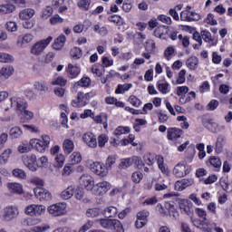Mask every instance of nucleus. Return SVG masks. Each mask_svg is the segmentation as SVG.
<instances>
[{
    "mask_svg": "<svg viewBox=\"0 0 232 232\" xmlns=\"http://www.w3.org/2000/svg\"><path fill=\"white\" fill-rule=\"evenodd\" d=\"M53 14V9L51 6H47L43 9L41 13L42 19H48Z\"/></svg>",
    "mask_w": 232,
    "mask_h": 232,
    "instance_id": "obj_54",
    "label": "nucleus"
},
{
    "mask_svg": "<svg viewBox=\"0 0 232 232\" xmlns=\"http://www.w3.org/2000/svg\"><path fill=\"white\" fill-rule=\"evenodd\" d=\"M14 56L6 53H0V63H12Z\"/></svg>",
    "mask_w": 232,
    "mask_h": 232,
    "instance_id": "obj_56",
    "label": "nucleus"
},
{
    "mask_svg": "<svg viewBox=\"0 0 232 232\" xmlns=\"http://www.w3.org/2000/svg\"><path fill=\"white\" fill-rule=\"evenodd\" d=\"M66 208L67 205L65 202H60L50 205L47 208V211L49 215H52V217H63L66 215Z\"/></svg>",
    "mask_w": 232,
    "mask_h": 232,
    "instance_id": "obj_7",
    "label": "nucleus"
},
{
    "mask_svg": "<svg viewBox=\"0 0 232 232\" xmlns=\"http://www.w3.org/2000/svg\"><path fill=\"white\" fill-rule=\"evenodd\" d=\"M204 37L205 43H208V46H215V44H217V40H215L214 37L211 36V33H209L208 31H204Z\"/></svg>",
    "mask_w": 232,
    "mask_h": 232,
    "instance_id": "obj_44",
    "label": "nucleus"
},
{
    "mask_svg": "<svg viewBox=\"0 0 232 232\" xmlns=\"http://www.w3.org/2000/svg\"><path fill=\"white\" fill-rule=\"evenodd\" d=\"M48 229H50L49 225H44L42 227H39V226L33 227L31 231L32 232H44V231H48Z\"/></svg>",
    "mask_w": 232,
    "mask_h": 232,
    "instance_id": "obj_64",
    "label": "nucleus"
},
{
    "mask_svg": "<svg viewBox=\"0 0 232 232\" xmlns=\"http://www.w3.org/2000/svg\"><path fill=\"white\" fill-rule=\"evenodd\" d=\"M82 142L91 148L92 150H95L97 148V136L93 134L92 131H87L82 134Z\"/></svg>",
    "mask_w": 232,
    "mask_h": 232,
    "instance_id": "obj_11",
    "label": "nucleus"
},
{
    "mask_svg": "<svg viewBox=\"0 0 232 232\" xmlns=\"http://www.w3.org/2000/svg\"><path fill=\"white\" fill-rule=\"evenodd\" d=\"M18 153H28L32 150L30 143L28 141H23L17 147Z\"/></svg>",
    "mask_w": 232,
    "mask_h": 232,
    "instance_id": "obj_40",
    "label": "nucleus"
},
{
    "mask_svg": "<svg viewBox=\"0 0 232 232\" xmlns=\"http://www.w3.org/2000/svg\"><path fill=\"white\" fill-rule=\"evenodd\" d=\"M88 104V100L84 96V92H78L77 99L72 102L73 108H82Z\"/></svg>",
    "mask_w": 232,
    "mask_h": 232,
    "instance_id": "obj_20",
    "label": "nucleus"
},
{
    "mask_svg": "<svg viewBox=\"0 0 232 232\" xmlns=\"http://www.w3.org/2000/svg\"><path fill=\"white\" fill-rule=\"evenodd\" d=\"M12 155V149H6L3 151V153L0 155V164L4 166L5 164L8 163V159H10V156Z\"/></svg>",
    "mask_w": 232,
    "mask_h": 232,
    "instance_id": "obj_36",
    "label": "nucleus"
},
{
    "mask_svg": "<svg viewBox=\"0 0 232 232\" xmlns=\"http://www.w3.org/2000/svg\"><path fill=\"white\" fill-rule=\"evenodd\" d=\"M14 67L12 65H5L0 69V80L6 81V79H10L12 75H14Z\"/></svg>",
    "mask_w": 232,
    "mask_h": 232,
    "instance_id": "obj_19",
    "label": "nucleus"
},
{
    "mask_svg": "<svg viewBox=\"0 0 232 232\" xmlns=\"http://www.w3.org/2000/svg\"><path fill=\"white\" fill-rule=\"evenodd\" d=\"M77 5L79 8L88 12L90 10V5H92V0H80Z\"/></svg>",
    "mask_w": 232,
    "mask_h": 232,
    "instance_id": "obj_48",
    "label": "nucleus"
},
{
    "mask_svg": "<svg viewBox=\"0 0 232 232\" xmlns=\"http://www.w3.org/2000/svg\"><path fill=\"white\" fill-rule=\"evenodd\" d=\"M72 172H73V165L68 164L64 166L62 171V174L63 177H69V175H72Z\"/></svg>",
    "mask_w": 232,
    "mask_h": 232,
    "instance_id": "obj_58",
    "label": "nucleus"
},
{
    "mask_svg": "<svg viewBox=\"0 0 232 232\" xmlns=\"http://www.w3.org/2000/svg\"><path fill=\"white\" fill-rule=\"evenodd\" d=\"M207 165L212 166V168H216L217 169H220L222 167V160H220V158L212 156L209 160L207 161Z\"/></svg>",
    "mask_w": 232,
    "mask_h": 232,
    "instance_id": "obj_34",
    "label": "nucleus"
},
{
    "mask_svg": "<svg viewBox=\"0 0 232 232\" xmlns=\"http://www.w3.org/2000/svg\"><path fill=\"white\" fill-rule=\"evenodd\" d=\"M80 184L82 188H85V189L93 190V178L88 174H83L80 177Z\"/></svg>",
    "mask_w": 232,
    "mask_h": 232,
    "instance_id": "obj_18",
    "label": "nucleus"
},
{
    "mask_svg": "<svg viewBox=\"0 0 232 232\" xmlns=\"http://www.w3.org/2000/svg\"><path fill=\"white\" fill-rule=\"evenodd\" d=\"M173 53H175V48H173V46H169L164 52L165 59L170 61L171 57H173Z\"/></svg>",
    "mask_w": 232,
    "mask_h": 232,
    "instance_id": "obj_59",
    "label": "nucleus"
},
{
    "mask_svg": "<svg viewBox=\"0 0 232 232\" xmlns=\"http://www.w3.org/2000/svg\"><path fill=\"white\" fill-rule=\"evenodd\" d=\"M63 150L64 153L70 155V153L75 150V143H73V140L70 139H65L63 143Z\"/></svg>",
    "mask_w": 232,
    "mask_h": 232,
    "instance_id": "obj_29",
    "label": "nucleus"
},
{
    "mask_svg": "<svg viewBox=\"0 0 232 232\" xmlns=\"http://www.w3.org/2000/svg\"><path fill=\"white\" fill-rule=\"evenodd\" d=\"M11 108L23 111L28 108V102L24 98L13 97L10 99Z\"/></svg>",
    "mask_w": 232,
    "mask_h": 232,
    "instance_id": "obj_15",
    "label": "nucleus"
},
{
    "mask_svg": "<svg viewBox=\"0 0 232 232\" xmlns=\"http://www.w3.org/2000/svg\"><path fill=\"white\" fill-rule=\"evenodd\" d=\"M13 175H14V177H16V179H21L23 180H24V179H26V172H24V170H23L21 169H14L13 170Z\"/></svg>",
    "mask_w": 232,
    "mask_h": 232,
    "instance_id": "obj_55",
    "label": "nucleus"
},
{
    "mask_svg": "<svg viewBox=\"0 0 232 232\" xmlns=\"http://www.w3.org/2000/svg\"><path fill=\"white\" fill-rule=\"evenodd\" d=\"M7 189L10 193H14L16 195H23L24 191L23 190V185L20 183L11 182L7 183Z\"/></svg>",
    "mask_w": 232,
    "mask_h": 232,
    "instance_id": "obj_23",
    "label": "nucleus"
},
{
    "mask_svg": "<svg viewBox=\"0 0 232 232\" xmlns=\"http://www.w3.org/2000/svg\"><path fill=\"white\" fill-rule=\"evenodd\" d=\"M130 129L128 126L122 127V126H119L118 128H116L113 131V135H115V137H121V135H126L127 133H130Z\"/></svg>",
    "mask_w": 232,
    "mask_h": 232,
    "instance_id": "obj_37",
    "label": "nucleus"
},
{
    "mask_svg": "<svg viewBox=\"0 0 232 232\" xmlns=\"http://www.w3.org/2000/svg\"><path fill=\"white\" fill-rule=\"evenodd\" d=\"M144 178V175H142L141 172L136 171L132 173L131 175V180L134 182V184H139L140 180Z\"/></svg>",
    "mask_w": 232,
    "mask_h": 232,
    "instance_id": "obj_57",
    "label": "nucleus"
},
{
    "mask_svg": "<svg viewBox=\"0 0 232 232\" xmlns=\"http://www.w3.org/2000/svg\"><path fill=\"white\" fill-rule=\"evenodd\" d=\"M220 186H221L222 189H224V191H226L227 193H231L232 185L229 184V181H227V179H220Z\"/></svg>",
    "mask_w": 232,
    "mask_h": 232,
    "instance_id": "obj_49",
    "label": "nucleus"
},
{
    "mask_svg": "<svg viewBox=\"0 0 232 232\" xmlns=\"http://www.w3.org/2000/svg\"><path fill=\"white\" fill-rule=\"evenodd\" d=\"M187 66L189 70H196L197 66H198V58L195 56H191L187 60Z\"/></svg>",
    "mask_w": 232,
    "mask_h": 232,
    "instance_id": "obj_42",
    "label": "nucleus"
},
{
    "mask_svg": "<svg viewBox=\"0 0 232 232\" xmlns=\"http://www.w3.org/2000/svg\"><path fill=\"white\" fill-rule=\"evenodd\" d=\"M155 160L157 161L158 168L161 173L167 176L169 175V169L166 163H164V157L162 155L147 153L143 156V162H145L147 166H153V164H155Z\"/></svg>",
    "mask_w": 232,
    "mask_h": 232,
    "instance_id": "obj_1",
    "label": "nucleus"
},
{
    "mask_svg": "<svg viewBox=\"0 0 232 232\" xmlns=\"http://www.w3.org/2000/svg\"><path fill=\"white\" fill-rule=\"evenodd\" d=\"M34 15H35V10L33 8H25L19 13V17L22 21H28V19H32Z\"/></svg>",
    "mask_w": 232,
    "mask_h": 232,
    "instance_id": "obj_27",
    "label": "nucleus"
},
{
    "mask_svg": "<svg viewBox=\"0 0 232 232\" xmlns=\"http://www.w3.org/2000/svg\"><path fill=\"white\" fill-rule=\"evenodd\" d=\"M92 73H93L96 77H101L104 75V66L101 63H96L92 65L91 69Z\"/></svg>",
    "mask_w": 232,
    "mask_h": 232,
    "instance_id": "obj_35",
    "label": "nucleus"
},
{
    "mask_svg": "<svg viewBox=\"0 0 232 232\" xmlns=\"http://www.w3.org/2000/svg\"><path fill=\"white\" fill-rule=\"evenodd\" d=\"M111 189V184L108 181H101L92 186L93 195H106Z\"/></svg>",
    "mask_w": 232,
    "mask_h": 232,
    "instance_id": "obj_10",
    "label": "nucleus"
},
{
    "mask_svg": "<svg viewBox=\"0 0 232 232\" xmlns=\"http://www.w3.org/2000/svg\"><path fill=\"white\" fill-rule=\"evenodd\" d=\"M70 160L72 162V165L79 164L82 160V156L81 155V152L74 151L71 156H70Z\"/></svg>",
    "mask_w": 232,
    "mask_h": 232,
    "instance_id": "obj_43",
    "label": "nucleus"
},
{
    "mask_svg": "<svg viewBox=\"0 0 232 232\" xmlns=\"http://www.w3.org/2000/svg\"><path fill=\"white\" fill-rule=\"evenodd\" d=\"M54 160L57 168H63V166H64L65 158L63 154H57Z\"/></svg>",
    "mask_w": 232,
    "mask_h": 232,
    "instance_id": "obj_60",
    "label": "nucleus"
},
{
    "mask_svg": "<svg viewBox=\"0 0 232 232\" xmlns=\"http://www.w3.org/2000/svg\"><path fill=\"white\" fill-rule=\"evenodd\" d=\"M22 161L30 171H37V168L41 167L39 163H37V156L34 153L22 156Z\"/></svg>",
    "mask_w": 232,
    "mask_h": 232,
    "instance_id": "obj_6",
    "label": "nucleus"
},
{
    "mask_svg": "<svg viewBox=\"0 0 232 232\" xmlns=\"http://www.w3.org/2000/svg\"><path fill=\"white\" fill-rule=\"evenodd\" d=\"M157 88L159 92H160V93H162L163 95H166L171 92V86H169V83L165 80L158 81Z\"/></svg>",
    "mask_w": 232,
    "mask_h": 232,
    "instance_id": "obj_22",
    "label": "nucleus"
},
{
    "mask_svg": "<svg viewBox=\"0 0 232 232\" xmlns=\"http://www.w3.org/2000/svg\"><path fill=\"white\" fill-rule=\"evenodd\" d=\"M156 209L160 213L161 215H169V217H172V218H179V211H177V208H175V206H173L171 203H165L164 207L162 204H158L156 207Z\"/></svg>",
    "mask_w": 232,
    "mask_h": 232,
    "instance_id": "obj_5",
    "label": "nucleus"
},
{
    "mask_svg": "<svg viewBox=\"0 0 232 232\" xmlns=\"http://www.w3.org/2000/svg\"><path fill=\"white\" fill-rule=\"evenodd\" d=\"M5 28L7 32H17V23L9 21L5 24Z\"/></svg>",
    "mask_w": 232,
    "mask_h": 232,
    "instance_id": "obj_62",
    "label": "nucleus"
},
{
    "mask_svg": "<svg viewBox=\"0 0 232 232\" xmlns=\"http://www.w3.org/2000/svg\"><path fill=\"white\" fill-rule=\"evenodd\" d=\"M78 86L82 88H88L92 84V79L88 76L82 77L80 81L77 82Z\"/></svg>",
    "mask_w": 232,
    "mask_h": 232,
    "instance_id": "obj_47",
    "label": "nucleus"
},
{
    "mask_svg": "<svg viewBox=\"0 0 232 232\" xmlns=\"http://www.w3.org/2000/svg\"><path fill=\"white\" fill-rule=\"evenodd\" d=\"M9 135L12 139H19V137L23 136V130H21V127H13L10 130Z\"/></svg>",
    "mask_w": 232,
    "mask_h": 232,
    "instance_id": "obj_41",
    "label": "nucleus"
},
{
    "mask_svg": "<svg viewBox=\"0 0 232 232\" xmlns=\"http://www.w3.org/2000/svg\"><path fill=\"white\" fill-rule=\"evenodd\" d=\"M182 137V130L179 128H169L167 130V139L169 140H177Z\"/></svg>",
    "mask_w": 232,
    "mask_h": 232,
    "instance_id": "obj_21",
    "label": "nucleus"
},
{
    "mask_svg": "<svg viewBox=\"0 0 232 232\" xmlns=\"http://www.w3.org/2000/svg\"><path fill=\"white\" fill-rule=\"evenodd\" d=\"M34 194L35 198L40 200V202H43V200H52V193L48 191V189L44 188H34Z\"/></svg>",
    "mask_w": 232,
    "mask_h": 232,
    "instance_id": "obj_12",
    "label": "nucleus"
},
{
    "mask_svg": "<svg viewBox=\"0 0 232 232\" xmlns=\"http://www.w3.org/2000/svg\"><path fill=\"white\" fill-rule=\"evenodd\" d=\"M50 142H52V139L50 136L44 134L40 137V139L34 138L30 140V146L38 151V153H46L47 150L50 148Z\"/></svg>",
    "mask_w": 232,
    "mask_h": 232,
    "instance_id": "obj_2",
    "label": "nucleus"
},
{
    "mask_svg": "<svg viewBox=\"0 0 232 232\" xmlns=\"http://www.w3.org/2000/svg\"><path fill=\"white\" fill-rule=\"evenodd\" d=\"M66 43V36L64 34H61L58 36L53 44L54 50H63L64 48V44Z\"/></svg>",
    "mask_w": 232,
    "mask_h": 232,
    "instance_id": "obj_31",
    "label": "nucleus"
},
{
    "mask_svg": "<svg viewBox=\"0 0 232 232\" xmlns=\"http://www.w3.org/2000/svg\"><path fill=\"white\" fill-rule=\"evenodd\" d=\"M117 213H119V210L113 206L107 207L102 211V215L107 218H115V217H117Z\"/></svg>",
    "mask_w": 232,
    "mask_h": 232,
    "instance_id": "obj_30",
    "label": "nucleus"
},
{
    "mask_svg": "<svg viewBox=\"0 0 232 232\" xmlns=\"http://www.w3.org/2000/svg\"><path fill=\"white\" fill-rule=\"evenodd\" d=\"M32 41H34V36L31 34H26L18 37L17 44H20V46L23 47L25 46V44L32 43Z\"/></svg>",
    "mask_w": 232,
    "mask_h": 232,
    "instance_id": "obj_33",
    "label": "nucleus"
},
{
    "mask_svg": "<svg viewBox=\"0 0 232 232\" xmlns=\"http://www.w3.org/2000/svg\"><path fill=\"white\" fill-rule=\"evenodd\" d=\"M66 79H64L63 76H58L51 82V84L53 86H66Z\"/></svg>",
    "mask_w": 232,
    "mask_h": 232,
    "instance_id": "obj_50",
    "label": "nucleus"
},
{
    "mask_svg": "<svg viewBox=\"0 0 232 232\" xmlns=\"http://www.w3.org/2000/svg\"><path fill=\"white\" fill-rule=\"evenodd\" d=\"M98 223L101 227L113 232H124V227L119 219H113L111 218H105L98 219Z\"/></svg>",
    "mask_w": 232,
    "mask_h": 232,
    "instance_id": "obj_3",
    "label": "nucleus"
},
{
    "mask_svg": "<svg viewBox=\"0 0 232 232\" xmlns=\"http://www.w3.org/2000/svg\"><path fill=\"white\" fill-rule=\"evenodd\" d=\"M108 140H109V138L106 136V134H101L100 136H98L97 145L99 146V148H104Z\"/></svg>",
    "mask_w": 232,
    "mask_h": 232,
    "instance_id": "obj_53",
    "label": "nucleus"
},
{
    "mask_svg": "<svg viewBox=\"0 0 232 232\" xmlns=\"http://www.w3.org/2000/svg\"><path fill=\"white\" fill-rule=\"evenodd\" d=\"M19 217V208L15 205H8L3 208L1 218L4 222H12Z\"/></svg>",
    "mask_w": 232,
    "mask_h": 232,
    "instance_id": "obj_4",
    "label": "nucleus"
},
{
    "mask_svg": "<svg viewBox=\"0 0 232 232\" xmlns=\"http://www.w3.org/2000/svg\"><path fill=\"white\" fill-rule=\"evenodd\" d=\"M71 55L72 59H81V57H82V50L79 47H74L71 51Z\"/></svg>",
    "mask_w": 232,
    "mask_h": 232,
    "instance_id": "obj_51",
    "label": "nucleus"
},
{
    "mask_svg": "<svg viewBox=\"0 0 232 232\" xmlns=\"http://www.w3.org/2000/svg\"><path fill=\"white\" fill-rule=\"evenodd\" d=\"M16 7L13 0H5V3L0 5V15H10L15 12Z\"/></svg>",
    "mask_w": 232,
    "mask_h": 232,
    "instance_id": "obj_14",
    "label": "nucleus"
},
{
    "mask_svg": "<svg viewBox=\"0 0 232 232\" xmlns=\"http://www.w3.org/2000/svg\"><path fill=\"white\" fill-rule=\"evenodd\" d=\"M93 227V221L89 220L86 222V224H84L80 229L79 231L75 230V229H72L68 227H65V232H86L89 229H92Z\"/></svg>",
    "mask_w": 232,
    "mask_h": 232,
    "instance_id": "obj_32",
    "label": "nucleus"
},
{
    "mask_svg": "<svg viewBox=\"0 0 232 232\" xmlns=\"http://www.w3.org/2000/svg\"><path fill=\"white\" fill-rule=\"evenodd\" d=\"M91 171L92 173H95V175H98L99 177H106L108 175V169L106 166L101 162H92L90 165Z\"/></svg>",
    "mask_w": 232,
    "mask_h": 232,
    "instance_id": "obj_13",
    "label": "nucleus"
},
{
    "mask_svg": "<svg viewBox=\"0 0 232 232\" xmlns=\"http://www.w3.org/2000/svg\"><path fill=\"white\" fill-rule=\"evenodd\" d=\"M99 215H101V209L97 208H88L86 211V216L89 217V218H95L99 217Z\"/></svg>",
    "mask_w": 232,
    "mask_h": 232,
    "instance_id": "obj_45",
    "label": "nucleus"
},
{
    "mask_svg": "<svg viewBox=\"0 0 232 232\" xmlns=\"http://www.w3.org/2000/svg\"><path fill=\"white\" fill-rule=\"evenodd\" d=\"M184 82H186V69L179 71L176 80V84H184Z\"/></svg>",
    "mask_w": 232,
    "mask_h": 232,
    "instance_id": "obj_52",
    "label": "nucleus"
},
{
    "mask_svg": "<svg viewBox=\"0 0 232 232\" xmlns=\"http://www.w3.org/2000/svg\"><path fill=\"white\" fill-rule=\"evenodd\" d=\"M194 182L195 181L193 180V179H183L178 180L174 185L175 190L184 191L186 188H189V186H193Z\"/></svg>",
    "mask_w": 232,
    "mask_h": 232,
    "instance_id": "obj_17",
    "label": "nucleus"
},
{
    "mask_svg": "<svg viewBox=\"0 0 232 232\" xmlns=\"http://www.w3.org/2000/svg\"><path fill=\"white\" fill-rule=\"evenodd\" d=\"M46 207L44 205L31 204L25 207L24 213L29 217H41L44 215Z\"/></svg>",
    "mask_w": 232,
    "mask_h": 232,
    "instance_id": "obj_8",
    "label": "nucleus"
},
{
    "mask_svg": "<svg viewBox=\"0 0 232 232\" xmlns=\"http://www.w3.org/2000/svg\"><path fill=\"white\" fill-rule=\"evenodd\" d=\"M130 88H133V84L131 83L119 84L115 90V93H124V92H129Z\"/></svg>",
    "mask_w": 232,
    "mask_h": 232,
    "instance_id": "obj_38",
    "label": "nucleus"
},
{
    "mask_svg": "<svg viewBox=\"0 0 232 232\" xmlns=\"http://www.w3.org/2000/svg\"><path fill=\"white\" fill-rule=\"evenodd\" d=\"M81 73V68L77 65L72 63L68 64L67 75L70 79H75Z\"/></svg>",
    "mask_w": 232,
    "mask_h": 232,
    "instance_id": "obj_28",
    "label": "nucleus"
},
{
    "mask_svg": "<svg viewBox=\"0 0 232 232\" xmlns=\"http://www.w3.org/2000/svg\"><path fill=\"white\" fill-rule=\"evenodd\" d=\"M74 194H75V186L71 185L62 191L61 198H63V200H70V198H72Z\"/></svg>",
    "mask_w": 232,
    "mask_h": 232,
    "instance_id": "obj_26",
    "label": "nucleus"
},
{
    "mask_svg": "<svg viewBox=\"0 0 232 232\" xmlns=\"http://www.w3.org/2000/svg\"><path fill=\"white\" fill-rule=\"evenodd\" d=\"M53 40V37L52 36H48L46 39L40 40L32 46L31 53H33V55H41V53L44 52L48 44H50L51 41Z\"/></svg>",
    "mask_w": 232,
    "mask_h": 232,
    "instance_id": "obj_9",
    "label": "nucleus"
},
{
    "mask_svg": "<svg viewBox=\"0 0 232 232\" xmlns=\"http://www.w3.org/2000/svg\"><path fill=\"white\" fill-rule=\"evenodd\" d=\"M178 39H179V41H180L182 46H184V48H188V46H189V37L188 36L179 34Z\"/></svg>",
    "mask_w": 232,
    "mask_h": 232,
    "instance_id": "obj_63",
    "label": "nucleus"
},
{
    "mask_svg": "<svg viewBox=\"0 0 232 232\" xmlns=\"http://www.w3.org/2000/svg\"><path fill=\"white\" fill-rule=\"evenodd\" d=\"M137 160H139V157H132V158H127V159H123L121 160L119 168L121 169H128V168H130V166H133V164H135V162H137Z\"/></svg>",
    "mask_w": 232,
    "mask_h": 232,
    "instance_id": "obj_24",
    "label": "nucleus"
},
{
    "mask_svg": "<svg viewBox=\"0 0 232 232\" xmlns=\"http://www.w3.org/2000/svg\"><path fill=\"white\" fill-rule=\"evenodd\" d=\"M193 208V203L188 199H183L179 203V209L186 215H191V209Z\"/></svg>",
    "mask_w": 232,
    "mask_h": 232,
    "instance_id": "obj_25",
    "label": "nucleus"
},
{
    "mask_svg": "<svg viewBox=\"0 0 232 232\" xmlns=\"http://www.w3.org/2000/svg\"><path fill=\"white\" fill-rule=\"evenodd\" d=\"M205 126L209 130V131H212V133H217L218 131V124L214 121H207Z\"/></svg>",
    "mask_w": 232,
    "mask_h": 232,
    "instance_id": "obj_46",
    "label": "nucleus"
},
{
    "mask_svg": "<svg viewBox=\"0 0 232 232\" xmlns=\"http://www.w3.org/2000/svg\"><path fill=\"white\" fill-rule=\"evenodd\" d=\"M35 90L38 92H48V83L44 81L35 82L34 84Z\"/></svg>",
    "mask_w": 232,
    "mask_h": 232,
    "instance_id": "obj_39",
    "label": "nucleus"
},
{
    "mask_svg": "<svg viewBox=\"0 0 232 232\" xmlns=\"http://www.w3.org/2000/svg\"><path fill=\"white\" fill-rule=\"evenodd\" d=\"M190 171L191 170L188 167H186V165H184L182 163H178L174 167L172 173L178 179H182V177H186V175H189Z\"/></svg>",
    "mask_w": 232,
    "mask_h": 232,
    "instance_id": "obj_16",
    "label": "nucleus"
},
{
    "mask_svg": "<svg viewBox=\"0 0 232 232\" xmlns=\"http://www.w3.org/2000/svg\"><path fill=\"white\" fill-rule=\"evenodd\" d=\"M129 102H130V104L132 106H134L135 108H139V106H140V104H142V102H140V100L139 98H137V96H135V95L130 96Z\"/></svg>",
    "mask_w": 232,
    "mask_h": 232,
    "instance_id": "obj_61",
    "label": "nucleus"
}]
</instances>
